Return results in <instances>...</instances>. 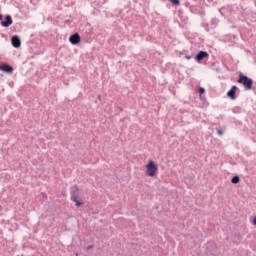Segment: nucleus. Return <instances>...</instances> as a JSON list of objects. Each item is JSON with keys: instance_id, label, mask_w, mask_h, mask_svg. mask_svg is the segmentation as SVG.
I'll list each match as a JSON object with an SVG mask.
<instances>
[{"instance_id": "obj_1", "label": "nucleus", "mask_w": 256, "mask_h": 256, "mask_svg": "<svg viewBox=\"0 0 256 256\" xmlns=\"http://www.w3.org/2000/svg\"><path fill=\"white\" fill-rule=\"evenodd\" d=\"M145 167L146 175L148 177H157V173H159V166L157 165V163H155V161L150 160L148 162V165H146Z\"/></svg>"}, {"instance_id": "obj_2", "label": "nucleus", "mask_w": 256, "mask_h": 256, "mask_svg": "<svg viewBox=\"0 0 256 256\" xmlns=\"http://www.w3.org/2000/svg\"><path fill=\"white\" fill-rule=\"evenodd\" d=\"M238 83L244 85L247 91H249L253 87V80L244 75L239 76Z\"/></svg>"}, {"instance_id": "obj_3", "label": "nucleus", "mask_w": 256, "mask_h": 256, "mask_svg": "<svg viewBox=\"0 0 256 256\" xmlns=\"http://www.w3.org/2000/svg\"><path fill=\"white\" fill-rule=\"evenodd\" d=\"M69 41L72 45H77V43L81 41V37L77 33H75L70 36Z\"/></svg>"}, {"instance_id": "obj_4", "label": "nucleus", "mask_w": 256, "mask_h": 256, "mask_svg": "<svg viewBox=\"0 0 256 256\" xmlns=\"http://www.w3.org/2000/svg\"><path fill=\"white\" fill-rule=\"evenodd\" d=\"M2 27H10L13 25V19L11 16H6L5 20L1 22Z\"/></svg>"}, {"instance_id": "obj_5", "label": "nucleus", "mask_w": 256, "mask_h": 256, "mask_svg": "<svg viewBox=\"0 0 256 256\" xmlns=\"http://www.w3.org/2000/svg\"><path fill=\"white\" fill-rule=\"evenodd\" d=\"M0 71H3L4 73H13V67L8 64H2L0 65Z\"/></svg>"}, {"instance_id": "obj_6", "label": "nucleus", "mask_w": 256, "mask_h": 256, "mask_svg": "<svg viewBox=\"0 0 256 256\" xmlns=\"http://www.w3.org/2000/svg\"><path fill=\"white\" fill-rule=\"evenodd\" d=\"M11 43L16 49H18V47H21V40L17 36L12 37Z\"/></svg>"}, {"instance_id": "obj_7", "label": "nucleus", "mask_w": 256, "mask_h": 256, "mask_svg": "<svg viewBox=\"0 0 256 256\" xmlns=\"http://www.w3.org/2000/svg\"><path fill=\"white\" fill-rule=\"evenodd\" d=\"M205 57H209V54H207L205 51H200L196 56V61H203Z\"/></svg>"}, {"instance_id": "obj_8", "label": "nucleus", "mask_w": 256, "mask_h": 256, "mask_svg": "<svg viewBox=\"0 0 256 256\" xmlns=\"http://www.w3.org/2000/svg\"><path fill=\"white\" fill-rule=\"evenodd\" d=\"M235 91H237V86H232V88L227 92V96L230 99H235Z\"/></svg>"}, {"instance_id": "obj_9", "label": "nucleus", "mask_w": 256, "mask_h": 256, "mask_svg": "<svg viewBox=\"0 0 256 256\" xmlns=\"http://www.w3.org/2000/svg\"><path fill=\"white\" fill-rule=\"evenodd\" d=\"M72 201H74V203H76V207H81V205H83V202L79 201V199H77L76 196L72 197Z\"/></svg>"}, {"instance_id": "obj_10", "label": "nucleus", "mask_w": 256, "mask_h": 256, "mask_svg": "<svg viewBox=\"0 0 256 256\" xmlns=\"http://www.w3.org/2000/svg\"><path fill=\"white\" fill-rule=\"evenodd\" d=\"M231 183H234V184L239 183V176H234V177L231 179Z\"/></svg>"}, {"instance_id": "obj_11", "label": "nucleus", "mask_w": 256, "mask_h": 256, "mask_svg": "<svg viewBox=\"0 0 256 256\" xmlns=\"http://www.w3.org/2000/svg\"><path fill=\"white\" fill-rule=\"evenodd\" d=\"M199 93H200V95H203V93H205V88L200 87L199 88Z\"/></svg>"}, {"instance_id": "obj_12", "label": "nucleus", "mask_w": 256, "mask_h": 256, "mask_svg": "<svg viewBox=\"0 0 256 256\" xmlns=\"http://www.w3.org/2000/svg\"><path fill=\"white\" fill-rule=\"evenodd\" d=\"M172 3H174L175 5L179 4V0H172Z\"/></svg>"}, {"instance_id": "obj_13", "label": "nucleus", "mask_w": 256, "mask_h": 256, "mask_svg": "<svg viewBox=\"0 0 256 256\" xmlns=\"http://www.w3.org/2000/svg\"><path fill=\"white\" fill-rule=\"evenodd\" d=\"M3 20V16L2 15H0V21H2Z\"/></svg>"}, {"instance_id": "obj_14", "label": "nucleus", "mask_w": 256, "mask_h": 256, "mask_svg": "<svg viewBox=\"0 0 256 256\" xmlns=\"http://www.w3.org/2000/svg\"><path fill=\"white\" fill-rule=\"evenodd\" d=\"M186 59H188V60L191 59V56H186Z\"/></svg>"}]
</instances>
